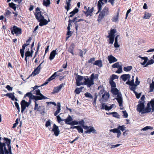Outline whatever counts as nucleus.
<instances>
[{"label":"nucleus","instance_id":"34","mask_svg":"<svg viewBox=\"0 0 154 154\" xmlns=\"http://www.w3.org/2000/svg\"><path fill=\"white\" fill-rule=\"evenodd\" d=\"M119 12L118 11L117 13L116 16H113L112 19V21L113 22H117L118 21L119 19Z\"/></svg>","mask_w":154,"mask_h":154},{"label":"nucleus","instance_id":"11","mask_svg":"<svg viewBox=\"0 0 154 154\" xmlns=\"http://www.w3.org/2000/svg\"><path fill=\"white\" fill-rule=\"evenodd\" d=\"M35 92V94L38 95L35 96H38V98L39 99H38V100H42L43 99H48L47 97L44 96L43 94L41 93L39 89L36 90Z\"/></svg>","mask_w":154,"mask_h":154},{"label":"nucleus","instance_id":"30","mask_svg":"<svg viewBox=\"0 0 154 154\" xmlns=\"http://www.w3.org/2000/svg\"><path fill=\"white\" fill-rule=\"evenodd\" d=\"M71 1V0H66V5L65 6V8L66 9L67 11H68L69 9V7L71 5L70 3Z\"/></svg>","mask_w":154,"mask_h":154},{"label":"nucleus","instance_id":"56","mask_svg":"<svg viewBox=\"0 0 154 154\" xmlns=\"http://www.w3.org/2000/svg\"><path fill=\"white\" fill-rule=\"evenodd\" d=\"M42 21L43 23H44V25H45L47 24L48 23V22L50 21V20L49 19H48V21H47L44 18V19L42 20Z\"/></svg>","mask_w":154,"mask_h":154},{"label":"nucleus","instance_id":"41","mask_svg":"<svg viewBox=\"0 0 154 154\" xmlns=\"http://www.w3.org/2000/svg\"><path fill=\"white\" fill-rule=\"evenodd\" d=\"M132 69V66H128L126 67H124V70L126 72H128L130 71Z\"/></svg>","mask_w":154,"mask_h":154},{"label":"nucleus","instance_id":"6","mask_svg":"<svg viewBox=\"0 0 154 154\" xmlns=\"http://www.w3.org/2000/svg\"><path fill=\"white\" fill-rule=\"evenodd\" d=\"M116 32V30L115 29L110 30V33H109V35L106 37V38H109V44H113L114 40L115 34Z\"/></svg>","mask_w":154,"mask_h":154},{"label":"nucleus","instance_id":"60","mask_svg":"<svg viewBox=\"0 0 154 154\" xmlns=\"http://www.w3.org/2000/svg\"><path fill=\"white\" fill-rule=\"evenodd\" d=\"M134 76H133L132 77V80L131 81H129V82L130 83V85H135L134 83Z\"/></svg>","mask_w":154,"mask_h":154},{"label":"nucleus","instance_id":"25","mask_svg":"<svg viewBox=\"0 0 154 154\" xmlns=\"http://www.w3.org/2000/svg\"><path fill=\"white\" fill-rule=\"evenodd\" d=\"M11 140L7 138H3L2 143L0 144H10Z\"/></svg>","mask_w":154,"mask_h":154},{"label":"nucleus","instance_id":"4","mask_svg":"<svg viewBox=\"0 0 154 154\" xmlns=\"http://www.w3.org/2000/svg\"><path fill=\"white\" fill-rule=\"evenodd\" d=\"M144 103L143 102H139L137 106V112H141L142 114L149 113V112L146 110V107L145 108Z\"/></svg>","mask_w":154,"mask_h":154},{"label":"nucleus","instance_id":"8","mask_svg":"<svg viewBox=\"0 0 154 154\" xmlns=\"http://www.w3.org/2000/svg\"><path fill=\"white\" fill-rule=\"evenodd\" d=\"M85 81L83 82H82L81 84L83 85H86L88 88H90L94 84V81H92L88 76L85 77Z\"/></svg>","mask_w":154,"mask_h":154},{"label":"nucleus","instance_id":"21","mask_svg":"<svg viewBox=\"0 0 154 154\" xmlns=\"http://www.w3.org/2000/svg\"><path fill=\"white\" fill-rule=\"evenodd\" d=\"M114 104L111 105L110 106H108L106 105H105V103H102L101 109H104L106 110H109L113 107Z\"/></svg>","mask_w":154,"mask_h":154},{"label":"nucleus","instance_id":"55","mask_svg":"<svg viewBox=\"0 0 154 154\" xmlns=\"http://www.w3.org/2000/svg\"><path fill=\"white\" fill-rule=\"evenodd\" d=\"M84 88V87H82L80 88H78V94H79L81 92H82L83 89H85V88Z\"/></svg>","mask_w":154,"mask_h":154},{"label":"nucleus","instance_id":"19","mask_svg":"<svg viewBox=\"0 0 154 154\" xmlns=\"http://www.w3.org/2000/svg\"><path fill=\"white\" fill-rule=\"evenodd\" d=\"M110 131L114 133H117V137L118 138H119L121 134V132L120 131V130L118 129V127L117 128L111 129L110 130Z\"/></svg>","mask_w":154,"mask_h":154},{"label":"nucleus","instance_id":"33","mask_svg":"<svg viewBox=\"0 0 154 154\" xmlns=\"http://www.w3.org/2000/svg\"><path fill=\"white\" fill-rule=\"evenodd\" d=\"M94 65H97L100 67L102 66V62L101 60H96L93 63Z\"/></svg>","mask_w":154,"mask_h":154},{"label":"nucleus","instance_id":"20","mask_svg":"<svg viewBox=\"0 0 154 154\" xmlns=\"http://www.w3.org/2000/svg\"><path fill=\"white\" fill-rule=\"evenodd\" d=\"M108 59L109 63H111L117 61V59L112 55H109L108 57Z\"/></svg>","mask_w":154,"mask_h":154},{"label":"nucleus","instance_id":"13","mask_svg":"<svg viewBox=\"0 0 154 154\" xmlns=\"http://www.w3.org/2000/svg\"><path fill=\"white\" fill-rule=\"evenodd\" d=\"M41 12H38L35 14L36 18L38 21H42L44 19V17L42 15Z\"/></svg>","mask_w":154,"mask_h":154},{"label":"nucleus","instance_id":"64","mask_svg":"<svg viewBox=\"0 0 154 154\" xmlns=\"http://www.w3.org/2000/svg\"><path fill=\"white\" fill-rule=\"evenodd\" d=\"M73 48V47L71 46H70L69 48V51L72 54H73V51L72 50V48Z\"/></svg>","mask_w":154,"mask_h":154},{"label":"nucleus","instance_id":"24","mask_svg":"<svg viewBox=\"0 0 154 154\" xmlns=\"http://www.w3.org/2000/svg\"><path fill=\"white\" fill-rule=\"evenodd\" d=\"M61 106L60 103V102H58L57 105V110L54 113V116H57L60 112L61 110Z\"/></svg>","mask_w":154,"mask_h":154},{"label":"nucleus","instance_id":"18","mask_svg":"<svg viewBox=\"0 0 154 154\" xmlns=\"http://www.w3.org/2000/svg\"><path fill=\"white\" fill-rule=\"evenodd\" d=\"M43 62L44 61H43L41 64H40L32 72V74H33L34 76H35L39 73L40 72V70L41 68V65Z\"/></svg>","mask_w":154,"mask_h":154},{"label":"nucleus","instance_id":"17","mask_svg":"<svg viewBox=\"0 0 154 154\" xmlns=\"http://www.w3.org/2000/svg\"><path fill=\"white\" fill-rule=\"evenodd\" d=\"M65 85V83H62L59 86L54 88L53 91L54 93H58L61 90V89Z\"/></svg>","mask_w":154,"mask_h":154},{"label":"nucleus","instance_id":"47","mask_svg":"<svg viewBox=\"0 0 154 154\" xmlns=\"http://www.w3.org/2000/svg\"><path fill=\"white\" fill-rule=\"evenodd\" d=\"M109 83L112 88H115L116 87V84L113 80H110Z\"/></svg>","mask_w":154,"mask_h":154},{"label":"nucleus","instance_id":"3","mask_svg":"<svg viewBox=\"0 0 154 154\" xmlns=\"http://www.w3.org/2000/svg\"><path fill=\"white\" fill-rule=\"evenodd\" d=\"M11 145H0V154H12Z\"/></svg>","mask_w":154,"mask_h":154},{"label":"nucleus","instance_id":"15","mask_svg":"<svg viewBox=\"0 0 154 154\" xmlns=\"http://www.w3.org/2000/svg\"><path fill=\"white\" fill-rule=\"evenodd\" d=\"M52 131L54 132V135L56 136H57L59 134L60 130L58 127L55 124L53 125V129Z\"/></svg>","mask_w":154,"mask_h":154},{"label":"nucleus","instance_id":"7","mask_svg":"<svg viewBox=\"0 0 154 154\" xmlns=\"http://www.w3.org/2000/svg\"><path fill=\"white\" fill-rule=\"evenodd\" d=\"M10 29L11 31V33L13 35H14V34H15L17 36L21 34V29L18 27L16 26H14L12 27Z\"/></svg>","mask_w":154,"mask_h":154},{"label":"nucleus","instance_id":"23","mask_svg":"<svg viewBox=\"0 0 154 154\" xmlns=\"http://www.w3.org/2000/svg\"><path fill=\"white\" fill-rule=\"evenodd\" d=\"M37 101H34L35 103L34 110H36L37 111H40L44 107L42 106H38V104L37 103Z\"/></svg>","mask_w":154,"mask_h":154},{"label":"nucleus","instance_id":"49","mask_svg":"<svg viewBox=\"0 0 154 154\" xmlns=\"http://www.w3.org/2000/svg\"><path fill=\"white\" fill-rule=\"evenodd\" d=\"M145 98V96L144 95H143L141 97V99L139 101V102L142 103L143 102L145 103V101L144 100V99Z\"/></svg>","mask_w":154,"mask_h":154},{"label":"nucleus","instance_id":"50","mask_svg":"<svg viewBox=\"0 0 154 154\" xmlns=\"http://www.w3.org/2000/svg\"><path fill=\"white\" fill-rule=\"evenodd\" d=\"M153 129V128L151 126H146V127H144L142 129L143 131H146L148 129Z\"/></svg>","mask_w":154,"mask_h":154},{"label":"nucleus","instance_id":"40","mask_svg":"<svg viewBox=\"0 0 154 154\" xmlns=\"http://www.w3.org/2000/svg\"><path fill=\"white\" fill-rule=\"evenodd\" d=\"M95 78H97V79L98 78V75L96 74V75H95L94 73L92 74L91 75L90 79L92 81H94V79Z\"/></svg>","mask_w":154,"mask_h":154},{"label":"nucleus","instance_id":"14","mask_svg":"<svg viewBox=\"0 0 154 154\" xmlns=\"http://www.w3.org/2000/svg\"><path fill=\"white\" fill-rule=\"evenodd\" d=\"M94 10V8L93 7L91 9H90V8L88 7V9L86 10V11H83L84 13L85 14L86 17H88V16H91V14L93 12Z\"/></svg>","mask_w":154,"mask_h":154},{"label":"nucleus","instance_id":"62","mask_svg":"<svg viewBox=\"0 0 154 154\" xmlns=\"http://www.w3.org/2000/svg\"><path fill=\"white\" fill-rule=\"evenodd\" d=\"M95 58H91L88 61V63H92L93 62L95 61Z\"/></svg>","mask_w":154,"mask_h":154},{"label":"nucleus","instance_id":"16","mask_svg":"<svg viewBox=\"0 0 154 154\" xmlns=\"http://www.w3.org/2000/svg\"><path fill=\"white\" fill-rule=\"evenodd\" d=\"M57 72H55L50 77H49L46 81V82L43 84L41 86H44V85H46L47 84L48 82L51 81L52 80L54 79L56 77V76L57 75Z\"/></svg>","mask_w":154,"mask_h":154},{"label":"nucleus","instance_id":"1","mask_svg":"<svg viewBox=\"0 0 154 154\" xmlns=\"http://www.w3.org/2000/svg\"><path fill=\"white\" fill-rule=\"evenodd\" d=\"M107 2V0H99L97 2V7L98 11L97 14L100 12L97 20V21L99 22L105 16H107L109 13V8L107 6H105L101 11L102 5H103L104 3H106Z\"/></svg>","mask_w":154,"mask_h":154},{"label":"nucleus","instance_id":"63","mask_svg":"<svg viewBox=\"0 0 154 154\" xmlns=\"http://www.w3.org/2000/svg\"><path fill=\"white\" fill-rule=\"evenodd\" d=\"M154 63V61L153 59H151L150 60H149L147 62L149 65L152 64Z\"/></svg>","mask_w":154,"mask_h":154},{"label":"nucleus","instance_id":"61","mask_svg":"<svg viewBox=\"0 0 154 154\" xmlns=\"http://www.w3.org/2000/svg\"><path fill=\"white\" fill-rule=\"evenodd\" d=\"M114 46L116 48H118L119 47V45L118 44V41H115Z\"/></svg>","mask_w":154,"mask_h":154},{"label":"nucleus","instance_id":"54","mask_svg":"<svg viewBox=\"0 0 154 154\" xmlns=\"http://www.w3.org/2000/svg\"><path fill=\"white\" fill-rule=\"evenodd\" d=\"M56 116H57V119L58 122L60 123L61 121H64V119H62L59 116L57 115Z\"/></svg>","mask_w":154,"mask_h":154},{"label":"nucleus","instance_id":"59","mask_svg":"<svg viewBox=\"0 0 154 154\" xmlns=\"http://www.w3.org/2000/svg\"><path fill=\"white\" fill-rule=\"evenodd\" d=\"M13 95H14V94L11 93H7L5 95L6 96L9 97V98H11L13 96Z\"/></svg>","mask_w":154,"mask_h":154},{"label":"nucleus","instance_id":"58","mask_svg":"<svg viewBox=\"0 0 154 154\" xmlns=\"http://www.w3.org/2000/svg\"><path fill=\"white\" fill-rule=\"evenodd\" d=\"M118 76L115 75V74H112V80H113L115 79H118Z\"/></svg>","mask_w":154,"mask_h":154},{"label":"nucleus","instance_id":"31","mask_svg":"<svg viewBox=\"0 0 154 154\" xmlns=\"http://www.w3.org/2000/svg\"><path fill=\"white\" fill-rule=\"evenodd\" d=\"M76 20L77 17H75L72 20H71L70 19H69L68 21L69 23L70 24H71V23L72 22L74 23L75 24V29L76 31H76H77V25L76 24L77 21H76Z\"/></svg>","mask_w":154,"mask_h":154},{"label":"nucleus","instance_id":"38","mask_svg":"<svg viewBox=\"0 0 154 154\" xmlns=\"http://www.w3.org/2000/svg\"><path fill=\"white\" fill-rule=\"evenodd\" d=\"M76 13H77V8H75L73 11L70 13V15L69 16V17H72Z\"/></svg>","mask_w":154,"mask_h":154},{"label":"nucleus","instance_id":"27","mask_svg":"<svg viewBox=\"0 0 154 154\" xmlns=\"http://www.w3.org/2000/svg\"><path fill=\"white\" fill-rule=\"evenodd\" d=\"M109 97V92H105L102 96V98L105 101H106Z\"/></svg>","mask_w":154,"mask_h":154},{"label":"nucleus","instance_id":"37","mask_svg":"<svg viewBox=\"0 0 154 154\" xmlns=\"http://www.w3.org/2000/svg\"><path fill=\"white\" fill-rule=\"evenodd\" d=\"M84 79L83 76L78 75V86H79L81 84V83H80V82Z\"/></svg>","mask_w":154,"mask_h":154},{"label":"nucleus","instance_id":"29","mask_svg":"<svg viewBox=\"0 0 154 154\" xmlns=\"http://www.w3.org/2000/svg\"><path fill=\"white\" fill-rule=\"evenodd\" d=\"M32 53H31L30 52L28 51H26L25 54V60L26 62V63H27V57H32Z\"/></svg>","mask_w":154,"mask_h":154},{"label":"nucleus","instance_id":"35","mask_svg":"<svg viewBox=\"0 0 154 154\" xmlns=\"http://www.w3.org/2000/svg\"><path fill=\"white\" fill-rule=\"evenodd\" d=\"M152 14L151 13H149L146 12L145 13L144 16L143 17V19H149L152 16Z\"/></svg>","mask_w":154,"mask_h":154},{"label":"nucleus","instance_id":"39","mask_svg":"<svg viewBox=\"0 0 154 154\" xmlns=\"http://www.w3.org/2000/svg\"><path fill=\"white\" fill-rule=\"evenodd\" d=\"M50 0H44L43 4L46 7H48L50 4Z\"/></svg>","mask_w":154,"mask_h":154},{"label":"nucleus","instance_id":"57","mask_svg":"<svg viewBox=\"0 0 154 154\" xmlns=\"http://www.w3.org/2000/svg\"><path fill=\"white\" fill-rule=\"evenodd\" d=\"M134 92L135 94L136 98L137 99L139 98L141 95V93L138 94L135 91H134Z\"/></svg>","mask_w":154,"mask_h":154},{"label":"nucleus","instance_id":"43","mask_svg":"<svg viewBox=\"0 0 154 154\" xmlns=\"http://www.w3.org/2000/svg\"><path fill=\"white\" fill-rule=\"evenodd\" d=\"M119 62H116L112 65V66L113 68H118L122 66L119 64Z\"/></svg>","mask_w":154,"mask_h":154},{"label":"nucleus","instance_id":"10","mask_svg":"<svg viewBox=\"0 0 154 154\" xmlns=\"http://www.w3.org/2000/svg\"><path fill=\"white\" fill-rule=\"evenodd\" d=\"M32 91L29 92L27 93L25 95L24 98H25L26 96L28 97L30 100L34 99L35 101H37L38 99H39L38 98V96H35V95H33L32 94Z\"/></svg>","mask_w":154,"mask_h":154},{"label":"nucleus","instance_id":"53","mask_svg":"<svg viewBox=\"0 0 154 154\" xmlns=\"http://www.w3.org/2000/svg\"><path fill=\"white\" fill-rule=\"evenodd\" d=\"M118 70L116 72V73H120L122 72V66L118 68Z\"/></svg>","mask_w":154,"mask_h":154},{"label":"nucleus","instance_id":"45","mask_svg":"<svg viewBox=\"0 0 154 154\" xmlns=\"http://www.w3.org/2000/svg\"><path fill=\"white\" fill-rule=\"evenodd\" d=\"M118 128L120 130V131L121 130L122 131H123L125 130L126 127H125V125H122V126L119 125L118 126Z\"/></svg>","mask_w":154,"mask_h":154},{"label":"nucleus","instance_id":"28","mask_svg":"<svg viewBox=\"0 0 154 154\" xmlns=\"http://www.w3.org/2000/svg\"><path fill=\"white\" fill-rule=\"evenodd\" d=\"M57 54V53H56V50H53L51 52L50 54L49 57V59L50 60H53L54 58L56 55Z\"/></svg>","mask_w":154,"mask_h":154},{"label":"nucleus","instance_id":"42","mask_svg":"<svg viewBox=\"0 0 154 154\" xmlns=\"http://www.w3.org/2000/svg\"><path fill=\"white\" fill-rule=\"evenodd\" d=\"M85 97L87 98H89L91 99H92L93 98L92 95L89 92H86L85 93Z\"/></svg>","mask_w":154,"mask_h":154},{"label":"nucleus","instance_id":"44","mask_svg":"<svg viewBox=\"0 0 154 154\" xmlns=\"http://www.w3.org/2000/svg\"><path fill=\"white\" fill-rule=\"evenodd\" d=\"M9 6L12 8L14 10L16 11V7L15 5H16L13 3H9Z\"/></svg>","mask_w":154,"mask_h":154},{"label":"nucleus","instance_id":"32","mask_svg":"<svg viewBox=\"0 0 154 154\" xmlns=\"http://www.w3.org/2000/svg\"><path fill=\"white\" fill-rule=\"evenodd\" d=\"M139 58L144 60V61L143 63H141V64L142 65H144L147 62L148 60V58L146 57H142L140 55L138 57Z\"/></svg>","mask_w":154,"mask_h":154},{"label":"nucleus","instance_id":"5","mask_svg":"<svg viewBox=\"0 0 154 154\" xmlns=\"http://www.w3.org/2000/svg\"><path fill=\"white\" fill-rule=\"evenodd\" d=\"M146 110L149 112H154V99H152L147 104Z\"/></svg>","mask_w":154,"mask_h":154},{"label":"nucleus","instance_id":"36","mask_svg":"<svg viewBox=\"0 0 154 154\" xmlns=\"http://www.w3.org/2000/svg\"><path fill=\"white\" fill-rule=\"evenodd\" d=\"M119 90L117 88H112L111 89V92L114 95L119 94Z\"/></svg>","mask_w":154,"mask_h":154},{"label":"nucleus","instance_id":"46","mask_svg":"<svg viewBox=\"0 0 154 154\" xmlns=\"http://www.w3.org/2000/svg\"><path fill=\"white\" fill-rule=\"evenodd\" d=\"M112 116L113 117L118 119H119L120 118L119 115L116 112H112Z\"/></svg>","mask_w":154,"mask_h":154},{"label":"nucleus","instance_id":"51","mask_svg":"<svg viewBox=\"0 0 154 154\" xmlns=\"http://www.w3.org/2000/svg\"><path fill=\"white\" fill-rule=\"evenodd\" d=\"M122 112L123 114V116L125 118H127L128 117V113L125 110L124 111H122Z\"/></svg>","mask_w":154,"mask_h":154},{"label":"nucleus","instance_id":"9","mask_svg":"<svg viewBox=\"0 0 154 154\" xmlns=\"http://www.w3.org/2000/svg\"><path fill=\"white\" fill-rule=\"evenodd\" d=\"M73 119L72 117L69 115L68 117L64 119L65 123L66 124L69 125H77V121H72Z\"/></svg>","mask_w":154,"mask_h":154},{"label":"nucleus","instance_id":"2","mask_svg":"<svg viewBox=\"0 0 154 154\" xmlns=\"http://www.w3.org/2000/svg\"><path fill=\"white\" fill-rule=\"evenodd\" d=\"M84 122L83 120L78 122V124L80 125L84 129L87 130L86 131H85V133H90L91 132H92L93 133H97L96 130L94 129L93 127H88L87 126H85L84 125Z\"/></svg>","mask_w":154,"mask_h":154},{"label":"nucleus","instance_id":"22","mask_svg":"<svg viewBox=\"0 0 154 154\" xmlns=\"http://www.w3.org/2000/svg\"><path fill=\"white\" fill-rule=\"evenodd\" d=\"M117 100L118 103H119V105L120 106H122V99L121 96V94H118L117 96V98H116Z\"/></svg>","mask_w":154,"mask_h":154},{"label":"nucleus","instance_id":"52","mask_svg":"<svg viewBox=\"0 0 154 154\" xmlns=\"http://www.w3.org/2000/svg\"><path fill=\"white\" fill-rule=\"evenodd\" d=\"M78 131L79 132L83 133V129L80 126H78Z\"/></svg>","mask_w":154,"mask_h":154},{"label":"nucleus","instance_id":"48","mask_svg":"<svg viewBox=\"0 0 154 154\" xmlns=\"http://www.w3.org/2000/svg\"><path fill=\"white\" fill-rule=\"evenodd\" d=\"M150 91H153L154 89V82H152V83L150 84Z\"/></svg>","mask_w":154,"mask_h":154},{"label":"nucleus","instance_id":"12","mask_svg":"<svg viewBox=\"0 0 154 154\" xmlns=\"http://www.w3.org/2000/svg\"><path fill=\"white\" fill-rule=\"evenodd\" d=\"M21 108V112L23 113L26 107L29 106V104L25 100H23L20 102Z\"/></svg>","mask_w":154,"mask_h":154},{"label":"nucleus","instance_id":"26","mask_svg":"<svg viewBox=\"0 0 154 154\" xmlns=\"http://www.w3.org/2000/svg\"><path fill=\"white\" fill-rule=\"evenodd\" d=\"M130 77V75L129 74H123L120 77V78L122 79V80L124 82H125L127 79H129Z\"/></svg>","mask_w":154,"mask_h":154}]
</instances>
